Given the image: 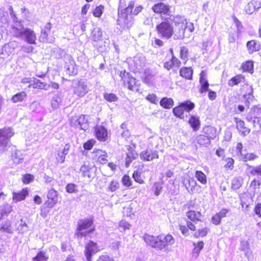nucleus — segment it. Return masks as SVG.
<instances>
[{"instance_id":"9","label":"nucleus","mask_w":261,"mask_h":261,"mask_svg":"<svg viewBox=\"0 0 261 261\" xmlns=\"http://www.w3.org/2000/svg\"><path fill=\"white\" fill-rule=\"evenodd\" d=\"M99 250L97 243L90 241L85 246L84 253L87 261H92L91 256L92 255Z\"/></svg>"},{"instance_id":"17","label":"nucleus","mask_w":261,"mask_h":261,"mask_svg":"<svg viewBox=\"0 0 261 261\" xmlns=\"http://www.w3.org/2000/svg\"><path fill=\"white\" fill-rule=\"evenodd\" d=\"M57 191L54 189H50L47 194V198L50 201L47 202V206L49 207H53L58 201Z\"/></svg>"},{"instance_id":"2","label":"nucleus","mask_w":261,"mask_h":261,"mask_svg":"<svg viewBox=\"0 0 261 261\" xmlns=\"http://www.w3.org/2000/svg\"><path fill=\"white\" fill-rule=\"evenodd\" d=\"M14 35L30 44H35L37 37L35 32L29 28H24L18 23L12 28Z\"/></svg>"},{"instance_id":"45","label":"nucleus","mask_w":261,"mask_h":261,"mask_svg":"<svg viewBox=\"0 0 261 261\" xmlns=\"http://www.w3.org/2000/svg\"><path fill=\"white\" fill-rule=\"evenodd\" d=\"M195 178L202 185H206L207 178L205 174L200 171H196L195 175Z\"/></svg>"},{"instance_id":"51","label":"nucleus","mask_w":261,"mask_h":261,"mask_svg":"<svg viewBox=\"0 0 261 261\" xmlns=\"http://www.w3.org/2000/svg\"><path fill=\"white\" fill-rule=\"evenodd\" d=\"M48 257L45 253L40 251L33 258V261H47Z\"/></svg>"},{"instance_id":"25","label":"nucleus","mask_w":261,"mask_h":261,"mask_svg":"<svg viewBox=\"0 0 261 261\" xmlns=\"http://www.w3.org/2000/svg\"><path fill=\"white\" fill-rule=\"evenodd\" d=\"M195 142L197 143L200 146H207L210 144L211 141L210 138L207 137L205 135H199L196 136Z\"/></svg>"},{"instance_id":"42","label":"nucleus","mask_w":261,"mask_h":261,"mask_svg":"<svg viewBox=\"0 0 261 261\" xmlns=\"http://www.w3.org/2000/svg\"><path fill=\"white\" fill-rule=\"evenodd\" d=\"M91 168L90 167L86 164H84L80 168V172L82 174V175L84 177H87L89 178L91 177V174L90 170Z\"/></svg>"},{"instance_id":"14","label":"nucleus","mask_w":261,"mask_h":261,"mask_svg":"<svg viewBox=\"0 0 261 261\" xmlns=\"http://www.w3.org/2000/svg\"><path fill=\"white\" fill-rule=\"evenodd\" d=\"M95 133L97 139L100 141H105L108 137L107 130L102 126H97Z\"/></svg>"},{"instance_id":"55","label":"nucleus","mask_w":261,"mask_h":261,"mask_svg":"<svg viewBox=\"0 0 261 261\" xmlns=\"http://www.w3.org/2000/svg\"><path fill=\"white\" fill-rule=\"evenodd\" d=\"M66 191L69 193H76L78 192L77 186L73 184H68L66 186Z\"/></svg>"},{"instance_id":"20","label":"nucleus","mask_w":261,"mask_h":261,"mask_svg":"<svg viewBox=\"0 0 261 261\" xmlns=\"http://www.w3.org/2000/svg\"><path fill=\"white\" fill-rule=\"evenodd\" d=\"M51 28V24H50V23L48 22L45 25L44 30H42L41 31L40 39L42 40V41H47L50 43H52L54 41V38H52L51 39L47 38L48 34L47 32L50 31Z\"/></svg>"},{"instance_id":"16","label":"nucleus","mask_w":261,"mask_h":261,"mask_svg":"<svg viewBox=\"0 0 261 261\" xmlns=\"http://www.w3.org/2000/svg\"><path fill=\"white\" fill-rule=\"evenodd\" d=\"M152 9L156 13L166 14L169 12V7L168 5L160 3L154 5L152 7Z\"/></svg>"},{"instance_id":"13","label":"nucleus","mask_w":261,"mask_h":261,"mask_svg":"<svg viewBox=\"0 0 261 261\" xmlns=\"http://www.w3.org/2000/svg\"><path fill=\"white\" fill-rule=\"evenodd\" d=\"M199 82L201 86L199 92L201 93H203L207 91L208 90L209 84L206 79V73L203 70L200 73Z\"/></svg>"},{"instance_id":"15","label":"nucleus","mask_w":261,"mask_h":261,"mask_svg":"<svg viewBox=\"0 0 261 261\" xmlns=\"http://www.w3.org/2000/svg\"><path fill=\"white\" fill-rule=\"evenodd\" d=\"M154 74L153 71L147 69L144 71V76L142 77L143 82L148 86L152 85L154 82Z\"/></svg>"},{"instance_id":"6","label":"nucleus","mask_w":261,"mask_h":261,"mask_svg":"<svg viewBox=\"0 0 261 261\" xmlns=\"http://www.w3.org/2000/svg\"><path fill=\"white\" fill-rule=\"evenodd\" d=\"M158 245L157 246V250H168V247L173 245L175 243V240L171 234H167L165 236H158Z\"/></svg>"},{"instance_id":"59","label":"nucleus","mask_w":261,"mask_h":261,"mask_svg":"<svg viewBox=\"0 0 261 261\" xmlns=\"http://www.w3.org/2000/svg\"><path fill=\"white\" fill-rule=\"evenodd\" d=\"M103 7L101 5H100L97 7L93 12V14L95 17H99L103 12Z\"/></svg>"},{"instance_id":"46","label":"nucleus","mask_w":261,"mask_h":261,"mask_svg":"<svg viewBox=\"0 0 261 261\" xmlns=\"http://www.w3.org/2000/svg\"><path fill=\"white\" fill-rule=\"evenodd\" d=\"M27 97V94L24 92H21L14 95L12 98L11 100L14 103L21 102L23 101Z\"/></svg>"},{"instance_id":"43","label":"nucleus","mask_w":261,"mask_h":261,"mask_svg":"<svg viewBox=\"0 0 261 261\" xmlns=\"http://www.w3.org/2000/svg\"><path fill=\"white\" fill-rule=\"evenodd\" d=\"M24 155L20 151H16L12 154V160L14 163L19 164L23 161Z\"/></svg>"},{"instance_id":"53","label":"nucleus","mask_w":261,"mask_h":261,"mask_svg":"<svg viewBox=\"0 0 261 261\" xmlns=\"http://www.w3.org/2000/svg\"><path fill=\"white\" fill-rule=\"evenodd\" d=\"M241 156L242 157V159L244 162L254 160L258 157L256 154L253 153H247L246 154H243V155Z\"/></svg>"},{"instance_id":"37","label":"nucleus","mask_w":261,"mask_h":261,"mask_svg":"<svg viewBox=\"0 0 261 261\" xmlns=\"http://www.w3.org/2000/svg\"><path fill=\"white\" fill-rule=\"evenodd\" d=\"M241 68L244 72H248L250 73H253V62L252 61H247L242 63Z\"/></svg>"},{"instance_id":"30","label":"nucleus","mask_w":261,"mask_h":261,"mask_svg":"<svg viewBox=\"0 0 261 261\" xmlns=\"http://www.w3.org/2000/svg\"><path fill=\"white\" fill-rule=\"evenodd\" d=\"M96 156L97 157L98 161L101 164H105L107 162V153L105 151L98 149L95 151Z\"/></svg>"},{"instance_id":"12","label":"nucleus","mask_w":261,"mask_h":261,"mask_svg":"<svg viewBox=\"0 0 261 261\" xmlns=\"http://www.w3.org/2000/svg\"><path fill=\"white\" fill-rule=\"evenodd\" d=\"M29 195L27 188H23L21 191L12 193V200L15 203L24 200Z\"/></svg>"},{"instance_id":"10","label":"nucleus","mask_w":261,"mask_h":261,"mask_svg":"<svg viewBox=\"0 0 261 261\" xmlns=\"http://www.w3.org/2000/svg\"><path fill=\"white\" fill-rule=\"evenodd\" d=\"M120 76L123 82L124 85H127L128 89L133 90L134 86L136 84V79L131 76L129 74L128 72H125V71L121 72Z\"/></svg>"},{"instance_id":"49","label":"nucleus","mask_w":261,"mask_h":261,"mask_svg":"<svg viewBox=\"0 0 261 261\" xmlns=\"http://www.w3.org/2000/svg\"><path fill=\"white\" fill-rule=\"evenodd\" d=\"M184 111L180 104L173 109V113L174 115L177 117H179L180 118H183L184 117Z\"/></svg>"},{"instance_id":"44","label":"nucleus","mask_w":261,"mask_h":261,"mask_svg":"<svg viewBox=\"0 0 261 261\" xmlns=\"http://www.w3.org/2000/svg\"><path fill=\"white\" fill-rule=\"evenodd\" d=\"M184 111L189 112L195 108V104L190 100H187L180 103Z\"/></svg>"},{"instance_id":"47","label":"nucleus","mask_w":261,"mask_h":261,"mask_svg":"<svg viewBox=\"0 0 261 261\" xmlns=\"http://www.w3.org/2000/svg\"><path fill=\"white\" fill-rule=\"evenodd\" d=\"M137 155V153L134 151H133L131 149H129L128 152L126 153V165H129L133 161V160L135 159Z\"/></svg>"},{"instance_id":"19","label":"nucleus","mask_w":261,"mask_h":261,"mask_svg":"<svg viewBox=\"0 0 261 261\" xmlns=\"http://www.w3.org/2000/svg\"><path fill=\"white\" fill-rule=\"evenodd\" d=\"M143 238L144 241L147 245L155 248L157 250L156 246L158 245L159 242L158 236L157 237H154L153 236L146 234L144 235Z\"/></svg>"},{"instance_id":"52","label":"nucleus","mask_w":261,"mask_h":261,"mask_svg":"<svg viewBox=\"0 0 261 261\" xmlns=\"http://www.w3.org/2000/svg\"><path fill=\"white\" fill-rule=\"evenodd\" d=\"M34 180V176L31 174H26L22 175V181L24 184H29Z\"/></svg>"},{"instance_id":"57","label":"nucleus","mask_w":261,"mask_h":261,"mask_svg":"<svg viewBox=\"0 0 261 261\" xmlns=\"http://www.w3.org/2000/svg\"><path fill=\"white\" fill-rule=\"evenodd\" d=\"M170 51L172 54V58L171 60L172 62L173 67H176V68H178L181 64L180 61L177 58H176L173 56V49L172 48L170 49Z\"/></svg>"},{"instance_id":"31","label":"nucleus","mask_w":261,"mask_h":261,"mask_svg":"<svg viewBox=\"0 0 261 261\" xmlns=\"http://www.w3.org/2000/svg\"><path fill=\"white\" fill-rule=\"evenodd\" d=\"M179 72L181 76L188 80L192 79L193 70L191 68L182 67L180 69Z\"/></svg>"},{"instance_id":"63","label":"nucleus","mask_w":261,"mask_h":261,"mask_svg":"<svg viewBox=\"0 0 261 261\" xmlns=\"http://www.w3.org/2000/svg\"><path fill=\"white\" fill-rule=\"evenodd\" d=\"M122 182L124 186L129 187L132 185V181L129 176L125 175L122 178Z\"/></svg>"},{"instance_id":"28","label":"nucleus","mask_w":261,"mask_h":261,"mask_svg":"<svg viewBox=\"0 0 261 261\" xmlns=\"http://www.w3.org/2000/svg\"><path fill=\"white\" fill-rule=\"evenodd\" d=\"M134 66L138 70L141 69L145 64V59L143 56H137L134 58Z\"/></svg>"},{"instance_id":"5","label":"nucleus","mask_w":261,"mask_h":261,"mask_svg":"<svg viewBox=\"0 0 261 261\" xmlns=\"http://www.w3.org/2000/svg\"><path fill=\"white\" fill-rule=\"evenodd\" d=\"M173 21L177 28L175 30L173 38L175 40L182 39L185 37V32L187 24V20L184 17L177 15L174 17Z\"/></svg>"},{"instance_id":"11","label":"nucleus","mask_w":261,"mask_h":261,"mask_svg":"<svg viewBox=\"0 0 261 261\" xmlns=\"http://www.w3.org/2000/svg\"><path fill=\"white\" fill-rule=\"evenodd\" d=\"M140 158L143 161H151L159 158L158 152L151 149L143 150L140 152Z\"/></svg>"},{"instance_id":"48","label":"nucleus","mask_w":261,"mask_h":261,"mask_svg":"<svg viewBox=\"0 0 261 261\" xmlns=\"http://www.w3.org/2000/svg\"><path fill=\"white\" fill-rule=\"evenodd\" d=\"M242 184L243 179L242 177H236L232 180V188L234 190H237L242 186Z\"/></svg>"},{"instance_id":"3","label":"nucleus","mask_w":261,"mask_h":261,"mask_svg":"<svg viewBox=\"0 0 261 261\" xmlns=\"http://www.w3.org/2000/svg\"><path fill=\"white\" fill-rule=\"evenodd\" d=\"M158 36L163 39H169L175 34L173 23L166 19L156 26Z\"/></svg>"},{"instance_id":"54","label":"nucleus","mask_w":261,"mask_h":261,"mask_svg":"<svg viewBox=\"0 0 261 261\" xmlns=\"http://www.w3.org/2000/svg\"><path fill=\"white\" fill-rule=\"evenodd\" d=\"M105 99L109 102H115L117 101L118 97L114 93H105L104 94Z\"/></svg>"},{"instance_id":"26","label":"nucleus","mask_w":261,"mask_h":261,"mask_svg":"<svg viewBox=\"0 0 261 261\" xmlns=\"http://www.w3.org/2000/svg\"><path fill=\"white\" fill-rule=\"evenodd\" d=\"M247 47L248 53L251 54L258 50L260 48V45L256 40H252L247 42Z\"/></svg>"},{"instance_id":"29","label":"nucleus","mask_w":261,"mask_h":261,"mask_svg":"<svg viewBox=\"0 0 261 261\" xmlns=\"http://www.w3.org/2000/svg\"><path fill=\"white\" fill-rule=\"evenodd\" d=\"M187 217L192 221L195 222L200 220L201 214L195 211H189L186 213Z\"/></svg>"},{"instance_id":"35","label":"nucleus","mask_w":261,"mask_h":261,"mask_svg":"<svg viewBox=\"0 0 261 261\" xmlns=\"http://www.w3.org/2000/svg\"><path fill=\"white\" fill-rule=\"evenodd\" d=\"M102 30L99 28H95L91 33L92 39L94 41H98L102 38Z\"/></svg>"},{"instance_id":"8","label":"nucleus","mask_w":261,"mask_h":261,"mask_svg":"<svg viewBox=\"0 0 261 261\" xmlns=\"http://www.w3.org/2000/svg\"><path fill=\"white\" fill-rule=\"evenodd\" d=\"M14 133L10 128L0 129V146L7 147Z\"/></svg>"},{"instance_id":"34","label":"nucleus","mask_w":261,"mask_h":261,"mask_svg":"<svg viewBox=\"0 0 261 261\" xmlns=\"http://www.w3.org/2000/svg\"><path fill=\"white\" fill-rule=\"evenodd\" d=\"M244 80V76L241 74H238L229 80L228 84L229 86L233 87V86L237 85L239 83L243 82Z\"/></svg>"},{"instance_id":"50","label":"nucleus","mask_w":261,"mask_h":261,"mask_svg":"<svg viewBox=\"0 0 261 261\" xmlns=\"http://www.w3.org/2000/svg\"><path fill=\"white\" fill-rule=\"evenodd\" d=\"M12 211V206L9 204H6L0 209V213L1 214V217L3 215H8Z\"/></svg>"},{"instance_id":"23","label":"nucleus","mask_w":261,"mask_h":261,"mask_svg":"<svg viewBox=\"0 0 261 261\" xmlns=\"http://www.w3.org/2000/svg\"><path fill=\"white\" fill-rule=\"evenodd\" d=\"M236 123L237 128L241 135L245 136L250 133V129L245 126L244 121L241 120L236 119Z\"/></svg>"},{"instance_id":"27","label":"nucleus","mask_w":261,"mask_h":261,"mask_svg":"<svg viewBox=\"0 0 261 261\" xmlns=\"http://www.w3.org/2000/svg\"><path fill=\"white\" fill-rule=\"evenodd\" d=\"M79 128L81 129L86 130L89 127L88 116L86 115H81L79 117Z\"/></svg>"},{"instance_id":"62","label":"nucleus","mask_w":261,"mask_h":261,"mask_svg":"<svg viewBox=\"0 0 261 261\" xmlns=\"http://www.w3.org/2000/svg\"><path fill=\"white\" fill-rule=\"evenodd\" d=\"M188 49L187 47L182 46L180 48V57L182 60H186L188 57Z\"/></svg>"},{"instance_id":"60","label":"nucleus","mask_w":261,"mask_h":261,"mask_svg":"<svg viewBox=\"0 0 261 261\" xmlns=\"http://www.w3.org/2000/svg\"><path fill=\"white\" fill-rule=\"evenodd\" d=\"M146 99L153 104H156L158 102V99L156 95L154 94H149L146 97Z\"/></svg>"},{"instance_id":"32","label":"nucleus","mask_w":261,"mask_h":261,"mask_svg":"<svg viewBox=\"0 0 261 261\" xmlns=\"http://www.w3.org/2000/svg\"><path fill=\"white\" fill-rule=\"evenodd\" d=\"M189 123L193 130L196 132L199 129L200 122L198 117L193 116H191L189 120Z\"/></svg>"},{"instance_id":"4","label":"nucleus","mask_w":261,"mask_h":261,"mask_svg":"<svg viewBox=\"0 0 261 261\" xmlns=\"http://www.w3.org/2000/svg\"><path fill=\"white\" fill-rule=\"evenodd\" d=\"M93 221L91 219H84L80 220L77 223L76 234L77 237H86L94 230L91 228Z\"/></svg>"},{"instance_id":"18","label":"nucleus","mask_w":261,"mask_h":261,"mask_svg":"<svg viewBox=\"0 0 261 261\" xmlns=\"http://www.w3.org/2000/svg\"><path fill=\"white\" fill-rule=\"evenodd\" d=\"M247 7L246 8V12L249 14L252 13L261 8V0H252L248 3Z\"/></svg>"},{"instance_id":"40","label":"nucleus","mask_w":261,"mask_h":261,"mask_svg":"<svg viewBox=\"0 0 261 261\" xmlns=\"http://www.w3.org/2000/svg\"><path fill=\"white\" fill-rule=\"evenodd\" d=\"M16 229L19 233L23 234L28 231L29 226L25 221L21 219Z\"/></svg>"},{"instance_id":"21","label":"nucleus","mask_w":261,"mask_h":261,"mask_svg":"<svg viewBox=\"0 0 261 261\" xmlns=\"http://www.w3.org/2000/svg\"><path fill=\"white\" fill-rule=\"evenodd\" d=\"M33 87L34 89H43L45 90H47L49 89L50 87V85L47 84H45L43 82H40V80H37L36 79H34V83L32 84H29L28 86V88Z\"/></svg>"},{"instance_id":"36","label":"nucleus","mask_w":261,"mask_h":261,"mask_svg":"<svg viewBox=\"0 0 261 261\" xmlns=\"http://www.w3.org/2000/svg\"><path fill=\"white\" fill-rule=\"evenodd\" d=\"M160 103L164 108L170 109L173 107L174 101L171 98L164 97L161 100Z\"/></svg>"},{"instance_id":"58","label":"nucleus","mask_w":261,"mask_h":261,"mask_svg":"<svg viewBox=\"0 0 261 261\" xmlns=\"http://www.w3.org/2000/svg\"><path fill=\"white\" fill-rule=\"evenodd\" d=\"M1 229L3 231L10 233L12 232L11 223L9 221H7L5 224H3Z\"/></svg>"},{"instance_id":"1","label":"nucleus","mask_w":261,"mask_h":261,"mask_svg":"<svg viewBox=\"0 0 261 261\" xmlns=\"http://www.w3.org/2000/svg\"><path fill=\"white\" fill-rule=\"evenodd\" d=\"M124 2V0H120V6L118 9V15L117 20V24L123 28L129 29L133 24L134 18L133 15H137L142 11L143 7L139 5L136 6L134 9L135 3L133 1H130L128 6L125 8H122V4Z\"/></svg>"},{"instance_id":"64","label":"nucleus","mask_w":261,"mask_h":261,"mask_svg":"<svg viewBox=\"0 0 261 261\" xmlns=\"http://www.w3.org/2000/svg\"><path fill=\"white\" fill-rule=\"evenodd\" d=\"M250 173L252 175L257 174L261 176V165L256 167H252Z\"/></svg>"},{"instance_id":"61","label":"nucleus","mask_w":261,"mask_h":261,"mask_svg":"<svg viewBox=\"0 0 261 261\" xmlns=\"http://www.w3.org/2000/svg\"><path fill=\"white\" fill-rule=\"evenodd\" d=\"M130 225L127 222L122 220L119 222V227L120 231H124L126 229H129Z\"/></svg>"},{"instance_id":"56","label":"nucleus","mask_w":261,"mask_h":261,"mask_svg":"<svg viewBox=\"0 0 261 261\" xmlns=\"http://www.w3.org/2000/svg\"><path fill=\"white\" fill-rule=\"evenodd\" d=\"M207 231L208 229L206 227H204L196 231L194 236L196 238L203 237L206 236Z\"/></svg>"},{"instance_id":"39","label":"nucleus","mask_w":261,"mask_h":261,"mask_svg":"<svg viewBox=\"0 0 261 261\" xmlns=\"http://www.w3.org/2000/svg\"><path fill=\"white\" fill-rule=\"evenodd\" d=\"M62 102V97L61 93H58L55 95L52 98L51 101V107L56 109H57Z\"/></svg>"},{"instance_id":"41","label":"nucleus","mask_w":261,"mask_h":261,"mask_svg":"<svg viewBox=\"0 0 261 261\" xmlns=\"http://www.w3.org/2000/svg\"><path fill=\"white\" fill-rule=\"evenodd\" d=\"M17 47V42L15 41H11L4 46L3 50L7 52L8 55H9L13 52Z\"/></svg>"},{"instance_id":"33","label":"nucleus","mask_w":261,"mask_h":261,"mask_svg":"<svg viewBox=\"0 0 261 261\" xmlns=\"http://www.w3.org/2000/svg\"><path fill=\"white\" fill-rule=\"evenodd\" d=\"M193 245L194 246V248L193 250L192 255L193 257L196 258L198 256L200 251L203 248L204 243L203 241H199L197 243H194Z\"/></svg>"},{"instance_id":"38","label":"nucleus","mask_w":261,"mask_h":261,"mask_svg":"<svg viewBox=\"0 0 261 261\" xmlns=\"http://www.w3.org/2000/svg\"><path fill=\"white\" fill-rule=\"evenodd\" d=\"M119 187L120 184L117 180H112L108 183L107 190L109 192H114L117 191Z\"/></svg>"},{"instance_id":"24","label":"nucleus","mask_w":261,"mask_h":261,"mask_svg":"<svg viewBox=\"0 0 261 261\" xmlns=\"http://www.w3.org/2000/svg\"><path fill=\"white\" fill-rule=\"evenodd\" d=\"M183 184L189 193L191 194L194 193L197 182L194 179H185L183 180Z\"/></svg>"},{"instance_id":"7","label":"nucleus","mask_w":261,"mask_h":261,"mask_svg":"<svg viewBox=\"0 0 261 261\" xmlns=\"http://www.w3.org/2000/svg\"><path fill=\"white\" fill-rule=\"evenodd\" d=\"M89 89L87 82L81 80L75 84L73 87V93L79 97H83L88 92Z\"/></svg>"},{"instance_id":"22","label":"nucleus","mask_w":261,"mask_h":261,"mask_svg":"<svg viewBox=\"0 0 261 261\" xmlns=\"http://www.w3.org/2000/svg\"><path fill=\"white\" fill-rule=\"evenodd\" d=\"M203 132L210 139H214L217 135V129L211 126H205L203 128Z\"/></svg>"}]
</instances>
